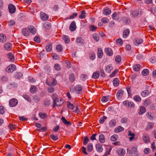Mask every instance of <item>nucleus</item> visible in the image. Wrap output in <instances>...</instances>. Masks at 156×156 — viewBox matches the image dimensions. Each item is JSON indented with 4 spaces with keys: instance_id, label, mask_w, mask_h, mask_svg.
Listing matches in <instances>:
<instances>
[{
    "instance_id": "obj_1",
    "label": "nucleus",
    "mask_w": 156,
    "mask_h": 156,
    "mask_svg": "<svg viewBox=\"0 0 156 156\" xmlns=\"http://www.w3.org/2000/svg\"><path fill=\"white\" fill-rule=\"evenodd\" d=\"M16 68L15 65L13 64H10L6 69V71L8 73L13 72L16 70Z\"/></svg>"
},
{
    "instance_id": "obj_2",
    "label": "nucleus",
    "mask_w": 156,
    "mask_h": 156,
    "mask_svg": "<svg viewBox=\"0 0 156 156\" xmlns=\"http://www.w3.org/2000/svg\"><path fill=\"white\" fill-rule=\"evenodd\" d=\"M18 103V100L15 98L11 99L9 102V105L11 107H14L16 106Z\"/></svg>"
},
{
    "instance_id": "obj_3",
    "label": "nucleus",
    "mask_w": 156,
    "mask_h": 156,
    "mask_svg": "<svg viewBox=\"0 0 156 156\" xmlns=\"http://www.w3.org/2000/svg\"><path fill=\"white\" fill-rule=\"evenodd\" d=\"M141 9H139L138 10H135L131 12L130 16L132 17L135 18L138 16L139 14L141 15Z\"/></svg>"
},
{
    "instance_id": "obj_4",
    "label": "nucleus",
    "mask_w": 156,
    "mask_h": 156,
    "mask_svg": "<svg viewBox=\"0 0 156 156\" xmlns=\"http://www.w3.org/2000/svg\"><path fill=\"white\" fill-rule=\"evenodd\" d=\"M123 104L124 105L131 108H134L135 106L133 102H129L128 100L124 101L123 103Z\"/></svg>"
},
{
    "instance_id": "obj_5",
    "label": "nucleus",
    "mask_w": 156,
    "mask_h": 156,
    "mask_svg": "<svg viewBox=\"0 0 156 156\" xmlns=\"http://www.w3.org/2000/svg\"><path fill=\"white\" fill-rule=\"evenodd\" d=\"M40 14L41 18L42 20L47 21L48 19L49 16L48 15L42 12H41Z\"/></svg>"
},
{
    "instance_id": "obj_6",
    "label": "nucleus",
    "mask_w": 156,
    "mask_h": 156,
    "mask_svg": "<svg viewBox=\"0 0 156 156\" xmlns=\"http://www.w3.org/2000/svg\"><path fill=\"white\" fill-rule=\"evenodd\" d=\"M116 151L119 156H123L125 154V150L123 148H118Z\"/></svg>"
},
{
    "instance_id": "obj_7",
    "label": "nucleus",
    "mask_w": 156,
    "mask_h": 156,
    "mask_svg": "<svg viewBox=\"0 0 156 156\" xmlns=\"http://www.w3.org/2000/svg\"><path fill=\"white\" fill-rule=\"evenodd\" d=\"M143 42V40L142 39L137 38L134 39L133 43L135 45L137 46L142 43Z\"/></svg>"
},
{
    "instance_id": "obj_8",
    "label": "nucleus",
    "mask_w": 156,
    "mask_h": 156,
    "mask_svg": "<svg viewBox=\"0 0 156 156\" xmlns=\"http://www.w3.org/2000/svg\"><path fill=\"white\" fill-rule=\"evenodd\" d=\"M8 9L9 12L13 13L16 11L15 6L12 4H9L8 6Z\"/></svg>"
},
{
    "instance_id": "obj_9",
    "label": "nucleus",
    "mask_w": 156,
    "mask_h": 156,
    "mask_svg": "<svg viewBox=\"0 0 156 156\" xmlns=\"http://www.w3.org/2000/svg\"><path fill=\"white\" fill-rule=\"evenodd\" d=\"M69 30L71 31H73L76 29V23L74 21H73L71 23L69 27Z\"/></svg>"
},
{
    "instance_id": "obj_10",
    "label": "nucleus",
    "mask_w": 156,
    "mask_h": 156,
    "mask_svg": "<svg viewBox=\"0 0 156 156\" xmlns=\"http://www.w3.org/2000/svg\"><path fill=\"white\" fill-rule=\"evenodd\" d=\"M22 33L25 36H28L30 34V30L29 28H23L22 30Z\"/></svg>"
},
{
    "instance_id": "obj_11",
    "label": "nucleus",
    "mask_w": 156,
    "mask_h": 156,
    "mask_svg": "<svg viewBox=\"0 0 156 156\" xmlns=\"http://www.w3.org/2000/svg\"><path fill=\"white\" fill-rule=\"evenodd\" d=\"M82 90V87L80 85H77L75 87V91L77 94H80L81 93Z\"/></svg>"
},
{
    "instance_id": "obj_12",
    "label": "nucleus",
    "mask_w": 156,
    "mask_h": 156,
    "mask_svg": "<svg viewBox=\"0 0 156 156\" xmlns=\"http://www.w3.org/2000/svg\"><path fill=\"white\" fill-rule=\"evenodd\" d=\"M5 49L7 51H10L12 48L11 44L9 43H6L4 44Z\"/></svg>"
},
{
    "instance_id": "obj_13",
    "label": "nucleus",
    "mask_w": 156,
    "mask_h": 156,
    "mask_svg": "<svg viewBox=\"0 0 156 156\" xmlns=\"http://www.w3.org/2000/svg\"><path fill=\"white\" fill-rule=\"evenodd\" d=\"M130 31L129 29H127L124 30L123 32V37L124 38H126L129 35Z\"/></svg>"
},
{
    "instance_id": "obj_14",
    "label": "nucleus",
    "mask_w": 156,
    "mask_h": 156,
    "mask_svg": "<svg viewBox=\"0 0 156 156\" xmlns=\"http://www.w3.org/2000/svg\"><path fill=\"white\" fill-rule=\"evenodd\" d=\"M56 106H61L63 103V100L61 98H58L56 101Z\"/></svg>"
},
{
    "instance_id": "obj_15",
    "label": "nucleus",
    "mask_w": 156,
    "mask_h": 156,
    "mask_svg": "<svg viewBox=\"0 0 156 156\" xmlns=\"http://www.w3.org/2000/svg\"><path fill=\"white\" fill-rule=\"evenodd\" d=\"M100 76V73L99 71H96L94 72L92 76V78L94 79H98Z\"/></svg>"
},
{
    "instance_id": "obj_16",
    "label": "nucleus",
    "mask_w": 156,
    "mask_h": 156,
    "mask_svg": "<svg viewBox=\"0 0 156 156\" xmlns=\"http://www.w3.org/2000/svg\"><path fill=\"white\" fill-rule=\"evenodd\" d=\"M96 150L98 152H101L103 150L102 145L101 144H98L95 146Z\"/></svg>"
},
{
    "instance_id": "obj_17",
    "label": "nucleus",
    "mask_w": 156,
    "mask_h": 156,
    "mask_svg": "<svg viewBox=\"0 0 156 156\" xmlns=\"http://www.w3.org/2000/svg\"><path fill=\"white\" fill-rule=\"evenodd\" d=\"M112 150V148L110 146H107L106 147V151L103 156H107L110 154Z\"/></svg>"
},
{
    "instance_id": "obj_18",
    "label": "nucleus",
    "mask_w": 156,
    "mask_h": 156,
    "mask_svg": "<svg viewBox=\"0 0 156 156\" xmlns=\"http://www.w3.org/2000/svg\"><path fill=\"white\" fill-rule=\"evenodd\" d=\"M105 52L108 56H111L113 55V51L110 48H105Z\"/></svg>"
},
{
    "instance_id": "obj_19",
    "label": "nucleus",
    "mask_w": 156,
    "mask_h": 156,
    "mask_svg": "<svg viewBox=\"0 0 156 156\" xmlns=\"http://www.w3.org/2000/svg\"><path fill=\"white\" fill-rule=\"evenodd\" d=\"M98 56L99 58H101L103 56V52L101 48H98L97 52Z\"/></svg>"
},
{
    "instance_id": "obj_20",
    "label": "nucleus",
    "mask_w": 156,
    "mask_h": 156,
    "mask_svg": "<svg viewBox=\"0 0 156 156\" xmlns=\"http://www.w3.org/2000/svg\"><path fill=\"white\" fill-rule=\"evenodd\" d=\"M111 12V9L108 8H106L103 11V14L106 16H108L110 15Z\"/></svg>"
},
{
    "instance_id": "obj_21",
    "label": "nucleus",
    "mask_w": 156,
    "mask_h": 156,
    "mask_svg": "<svg viewBox=\"0 0 156 156\" xmlns=\"http://www.w3.org/2000/svg\"><path fill=\"white\" fill-rule=\"evenodd\" d=\"M7 57L9 60L12 62H13L15 61V58L14 55L11 52H9L7 54Z\"/></svg>"
},
{
    "instance_id": "obj_22",
    "label": "nucleus",
    "mask_w": 156,
    "mask_h": 156,
    "mask_svg": "<svg viewBox=\"0 0 156 156\" xmlns=\"http://www.w3.org/2000/svg\"><path fill=\"white\" fill-rule=\"evenodd\" d=\"M142 139L145 143H147L150 142V138L147 135L144 136Z\"/></svg>"
},
{
    "instance_id": "obj_23",
    "label": "nucleus",
    "mask_w": 156,
    "mask_h": 156,
    "mask_svg": "<svg viewBox=\"0 0 156 156\" xmlns=\"http://www.w3.org/2000/svg\"><path fill=\"white\" fill-rule=\"evenodd\" d=\"M37 90V88L35 86L32 85L31 86L30 89V93L32 94L36 93Z\"/></svg>"
},
{
    "instance_id": "obj_24",
    "label": "nucleus",
    "mask_w": 156,
    "mask_h": 156,
    "mask_svg": "<svg viewBox=\"0 0 156 156\" xmlns=\"http://www.w3.org/2000/svg\"><path fill=\"white\" fill-rule=\"evenodd\" d=\"M52 49V44L51 43H48L46 47V50L47 51L50 52Z\"/></svg>"
},
{
    "instance_id": "obj_25",
    "label": "nucleus",
    "mask_w": 156,
    "mask_h": 156,
    "mask_svg": "<svg viewBox=\"0 0 156 156\" xmlns=\"http://www.w3.org/2000/svg\"><path fill=\"white\" fill-rule=\"evenodd\" d=\"M6 40V37L5 35L3 34H0V41L1 42H5Z\"/></svg>"
},
{
    "instance_id": "obj_26",
    "label": "nucleus",
    "mask_w": 156,
    "mask_h": 156,
    "mask_svg": "<svg viewBox=\"0 0 156 156\" xmlns=\"http://www.w3.org/2000/svg\"><path fill=\"white\" fill-rule=\"evenodd\" d=\"M122 20V21L123 23L126 24H128L130 23V19L127 17H123Z\"/></svg>"
},
{
    "instance_id": "obj_27",
    "label": "nucleus",
    "mask_w": 156,
    "mask_h": 156,
    "mask_svg": "<svg viewBox=\"0 0 156 156\" xmlns=\"http://www.w3.org/2000/svg\"><path fill=\"white\" fill-rule=\"evenodd\" d=\"M67 105L68 108L71 110H73L75 107L74 105L73 104H71L69 101L67 102Z\"/></svg>"
},
{
    "instance_id": "obj_28",
    "label": "nucleus",
    "mask_w": 156,
    "mask_h": 156,
    "mask_svg": "<svg viewBox=\"0 0 156 156\" xmlns=\"http://www.w3.org/2000/svg\"><path fill=\"white\" fill-rule=\"evenodd\" d=\"M154 125V124L152 122H149L147 124V126L145 128V129L146 130H148L149 129H151L153 126Z\"/></svg>"
},
{
    "instance_id": "obj_29",
    "label": "nucleus",
    "mask_w": 156,
    "mask_h": 156,
    "mask_svg": "<svg viewBox=\"0 0 156 156\" xmlns=\"http://www.w3.org/2000/svg\"><path fill=\"white\" fill-rule=\"evenodd\" d=\"M61 120L66 125L69 126L71 124V123L70 122L67 121L65 118L63 117H62Z\"/></svg>"
},
{
    "instance_id": "obj_30",
    "label": "nucleus",
    "mask_w": 156,
    "mask_h": 156,
    "mask_svg": "<svg viewBox=\"0 0 156 156\" xmlns=\"http://www.w3.org/2000/svg\"><path fill=\"white\" fill-rule=\"evenodd\" d=\"M99 141L102 143H104L105 142V138L104 135L103 134H101L99 136Z\"/></svg>"
},
{
    "instance_id": "obj_31",
    "label": "nucleus",
    "mask_w": 156,
    "mask_h": 156,
    "mask_svg": "<svg viewBox=\"0 0 156 156\" xmlns=\"http://www.w3.org/2000/svg\"><path fill=\"white\" fill-rule=\"evenodd\" d=\"M140 66L139 64H136L133 66V69L135 71L138 72L140 69Z\"/></svg>"
},
{
    "instance_id": "obj_32",
    "label": "nucleus",
    "mask_w": 156,
    "mask_h": 156,
    "mask_svg": "<svg viewBox=\"0 0 156 156\" xmlns=\"http://www.w3.org/2000/svg\"><path fill=\"white\" fill-rule=\"evenodd\" d=\"M120 81L117 78H115L113 80V83L114 86L117 87L119 85Z\"/></svg>"
},
{
    "instance_id": "obj_33",
    "label": "nucleus",
    "mask_w": 156,
    "mask_h": 156,
    "mask_svg": "<svg viewBox=\"0 0 156 156\" xmlns=\"http://www.w3.org/2000/svg\"><path fill=\"white\" fill-rule=\"evenodd\" d=\"M81 14L79 16V18L81 19H83L85 18L86 16L85 15V10H83L81 11Z\"/></svg>"
},
{
    "instance_id": "obj_34",
    "label": "nucleus",
    "mask_w": 156,
    "mask_h": 156,
    "mask_svg": "<svg viewBox=\"0 0 156 156\" xmlns=\"http://www.w3.org/2000/svg\"><path fill=\"white\" fill-rule=\"evenodd\" d=\"M119 15L116 12H114L112 14V18L114 20H117L119 19Z\"/></svg>"
},
{
    "instance_id": "obj_35",
    "label": "nucleus",
    "mask_w": 156,
    "mask_h": 156,
    "mask_svg": "<svg viewBox=\"0 0 156 156\" xmlns=\"http://www.w3.org/2000/svg\"><path fill=\"white\" fill-rule=\"evenodd\" d=\"M43 26L46 29H49L51 27V23L48 22H45Z\"/></svg>"
},
{
    "instance_id": "obj_36",
    "label": "nucleus",
    "mask_w": 156,
    "mask_h": 156,
    "mask_svg": "<svg viewBox=\"0 0 156 156\" xmlns=\"http://www.w3.org/2000/svg\"><path fill=\"white\" fill-rule=\"evenodd\" d=\"M124 130V128L121 126H118L115 129L114 131L115 133H117L121 131H122Z\"/></svg>"
},
{
    "instance_id": "obj_37",
    "label": "nucleus",
    "mask_w": 156,
    "mask_h": 156,
    "mask_svg": "<svg viewBox=\"0 0 156 156\" xmlns=\"http://www.w3.org/2000/svg\"><path fill=\"white\" fill-rule=\"evenodd\" d=\"M113 67L111 65H109L106 67L105 69V71L108 73H110L111 70L112 69Z\"/></svg>"
},
{
    "instance_id": "obj_38",
    "label": "nucleus",
    "mask_w": 156,
    "mask_h": 156,
    "mask_svg": "<svg viewBox=\"0 0 156 156\" xmlns=\"http://www.w3.org/2000/svg\"><path fill=\"white\" fill-rule=\"evenodd\" d=\"M128 135L129 136H131V137H129V139L130 141H131L134 139L135 134L133 133H131L130 131L129 130L128 131Z\"/></svg>"
},
{
    "instance_id": "obj_39",
    "label": "nucleus",
    "mask_w": 156,
    "mask_h": 156,
    "mask_svg": "<svg viewBox=\"0 0 156 156\" xmlns=\"http://www.w3.org/2000/svg\"><path fill=\"white\" fill-rule=\"evenodd\" d=\"M147 117L151 120L154 118V114L151 112H147L146 114Z\"/></svg>"
},
{
    "instance_id": "obj_40",
    "label": "nucleus",
    "mask_w": 156,
    "mask_h": 156,
    "mask_svg": "<svg viewBox=\"0 0 156 156\" xmlns=\"http://www.w3.org/2000/svg\"><path fill=\"white\" fill-rule=\"evenodd\" d=\"M30 30V33H31L32 34H35L36 33L35 28L32 26L30 27H29Z\"/></svg>"
},
{
    "instance_id": "obj_41",
    "label": "nucleus",
    "mask_w": 156,
    "mask_h": 156,
    "mask_svg": "<svg viewBox=\"0 0 156 156\" xmlns=\"http://www.w3.org/2000/svg\"><path fill=\"white\" fill-rule=\"evenodd\" d=\"M133 100L136 101L140 102L141 101V98L138 95L134 96L133 97Z\"/></svg>"
},
{
    "instance_id": "obj_42",
    "label": "nucleus",
    "mask_w": 156,
    "mask_h": 156,
    "mask_svg": "<svg viewBox=\"0 0 156 156\" xmlns=\"http://www.w3.org/2000/svg\"><path fill=\"white\" fill-rule=\"evenodd\" d=\"M109 99V96H103L101 99V101L103 102H105L108 101Z\"/></svg>"
},
{
    "instance_id": "obj_43",
    "label": "nucleus",
    "mask_w": 156,
    "mask_h": 156,
    "mask_svg": "<svg viewBox=\"0 0 156 156\" xmlns=\"http://www.w3.org/2000/svg\"><path fill=\"white\" fill-rule=\"evenodd\" d=\"M149 94V92L148 90H145L143 91L141 93V95L143 97H145L148 96Z\"/></svg>"
},
{
    "instance_id": "obj_44",
    "label": "nucleus",
    "mask_w": 156,
    "mask_h": 156,
    "mask_svg": "<svg viewBox=\"0 0 156 156\" xmlns=\"http://www.w3.org/2000/svg\"><path fill=\"white\" fill-rule=\"evenodd\" d=\"M146 111V108L144 106H142L140 107V111L139 114L140 115H142Z\"/></svg>"
},
{
    "instance_id": "obj_45",
    "label": "nucleus",
    "mask_w": 156,
    "mask_h": 156,
    "mask_svg": "<svg viewBox=\"0 0 156 156\" xmlns=\"http://www.w3.org/2000/svg\"><path fill=\"white\" fill-rule=\"evenodd\" d=\"M39 115L40 118L42 119H45L47 117V115L45 113L40 112L39 114Z\"/></svg>"
},
{
    "instance_id": "obj_46",
    "label": "nucleus",
    "mask_w": 156,
    "mask_h": 156,
    "mask_svg": "<svg viewBox=\"0 0 156 156\" xmlns=\"http://www.w3.org/2000/svg\"><path fill=\"white\" fill-rule=\"evenodd\" d=\"M62 37L64 40V41L66 43L68 44L70 42V39L66 35H64Z\"/></svg>"
},
{
    "instance_id": "obj_47",
    "label": "nucleus",
    "mask_w": 156,
    "mask_h": 156,
    "mask_svg": "<svg viewBox=\"0 0 156 156\" xmlns=\"http://www.w3.org/2000/svg\"><path fill=\"white\" fill-rule=\"evenodd\" d=\"M149 73V71L147 69H144L141 72L142 74L144 76L148 75Z\"/></svg>"
},
{
    "instance_id": "obj_48",
    "label": "nucleus",
    "mask_w": 156,
    "mask_h": 156,
    "mask_svg": "<svg viewBox=\"0 0 156 156\" xmlns=\"http://www.w3.org/2000/svg\"><path fill=\"white\" fill-rule=\"evenodd\" d=\"M118 136L116 134H114L111 137V140L115 141L118 138Z\"/></svg>"
},
{
    "instance_id": "obj_49",
    "label": "nucleus",
    "mask_w": 156,
    "mask_h": 156,
    "mask_svg": "<svg viewBox=\"0 0 156 156\" xmlns=\"http://www.w3.org/2000/svg\"><path fill=\"white\" fill-rule=\"evenodd\" d=\"M93 149V146L92 144L91 143L89 144L87 147V151L88 152H90L92 151Z\"/></svg>"
},
{
    "instance_id": "obj_50",
    "label": "nucleus",
    "mask_w": 156,
    "mask_h": 156,
    "mask_svg": "<svg viewBox=\"0 0 156 156\" xmlns=\"http://www.w3.org/2000/svg\"><path fill=\"white\" fill-rule=\"evenodd\" d=\"M124 93V91L122 90H118L116 93V96L118 97H120L122 96Z\"/></svg>"
},
{
    "instance_id": "obj_51",
    "label": "nucleus",
    "mask_w": 156,
    "mask_h": 156,
    "mask_svg": "<svg viewBox=\"0 0 156 156\" xmlns=\"http://www.w3.org/2000/svg\"><path fill=\"white\" fill-rule=\"evenodd\" d=\"M22 74L20 72H17L14 75V76L16 78L20 79L22 77Z\"/></svg>"
},
{
    "instance_id": "obj_52",
    "label": "nucleus",
    "mask_w": 156,
    "mask_h": 156,
    "mask_svg": "<svg viewBox=\"0 0 156 156\" xmlns=\"http://www.w3.org/2000/svg\"><path fill=\"white\" fill-rule=\"evenodd\" d=\"M76 41L77 43H83L84 41L81 37H79L76 38Z\"/></svg>"
},
{
    "instance_id": "obj_53",
    "label": "nucleus",
    "mask_w": 156,
    "mask_h": 156,
    "mask_svg": "<svg viewBox=\"0 0 156 156\" xmlns=\"http://www.w3.org/2000/svg\"><path fill=\"white\" fill-rule=\"evenodd\" d=\"M89 57L91 60H94L96 57L95 54L94 53L92 52L89 54Z\"/></svg>"
},
{
    "instance_id": "obj_54",
    "label": "nucleus",
    "mask_w": 156,
    "mask_h": 156,
    "mask_svg": "<svg viewBox=\"0 0 156 156\" xmlns=\"http://www.w3.org/2000/svg\"><path fill=\"white\" fill-rule=\"evenodd\" d=\"M93 37L94 38L95 40L97 41L98 42L99 41V35L96 33H94L93 35Z\"/></svg>"
},
{
    "instance_id": "obj_55",
    "label": "nucleus",
    "mask_w": 156,
    "mask_h": 156,
    "mask_svg": "<svg viewBox=\"0 0 156 156\" xmlns=\"http://www.w3.org/2000/svg\"><path fill=\"white\" fill-rule=\"evenodd\" d=\"M69 80L70 82H73L75 79V76L73 74H71L69 75Z\"/></svg>"
},
{
    "instance_id": "obj_56",
    "label": "nucleus",
    "mask_w": 156,
    "mask_h": 156,
    "mask_svg": "<svg viewBox=\"0 0 156 156\" xmlns=\"http://www.w3.org/2000/svg\"><path fill=\"white\" fill-rule=\"evenodd\" d=\"M137 151V148L136 147H133L131 148L129 151L132 154L135 153Z\"/></svg>"
},
{
    "instance_id": "obj_57",
    "label": "nucleus",
    "mask_w": 156,
    "mask_h": 156,
    "mask_svg": "<svg viewBox=\"0 0 156 156\" xmlns=\"http://www.w3.org/2000/svg\"><path fill=\"white\" fill-rule=\"evenodd\" d=\"M54 68L57 71H59L61 69L60 65L58 63L55 64L54 65Z\"/></svg>"
},
{
    "instance_id": "obj_58",
    "label": "nucleus",
    "mask_w": 156,
    "mask_h": 156,
    "mask_svg": "<svg viewBox=\"0 0 156 156\" xmlns=\"http://www.w3.org/2000/svg\"><path fill=\"white\" fill-rule=\"evenodd\" d=\"M116 42L117 44L120 45H122L123 44L122 40L120 38L117 39Z\"/></svg>"
},
{
    "instance_id": "obj_59",
    "label": "nucleus",
    "mask_w": 156,
    "mask_h": 156,
    "mask_svg": "<svg viewBox=\"0 0 156 156\" xmlns=\"http://www.w3.org/2000/svg\"><path fill=\"white\" fill-rule=\"evenodd\" d=\"M44 103L46 106H49L50 105V101L48 99L46 98L44 101Z\"/></svg>"
},
{
    "instance_id": "obj_60",
    "label": "nucleus",
    "mask_w": 156,
    "mask_h": 156,
    "mask_svg": "<svg viewBox=\"0 0 156 156\" xmlns=\"http://www.w3.org/2000/svg\"><path fill=\"white\" fill-rule=\"evenodd\" d=\"M52 98L53 99V101H56L58 98V95L55 93L52 94Z\"/></svg>"
},
{
    "instance_id": "obj_61",
    "label": "nucleus",
    "mask_w": 156,
    "mask_h": 156,
    "mask_svg": "<svg viewBox=\"0 0 156 156\" xmlns=\"http://www.w3.org/2000/svg\"><path fill=\"white\" fill-rule=\"evenodd\" d=\"M8 127L11 130H13L16 128V125H13L12 124L10 123L9 124Z\"/></svg>"
},
{
    "instance_id": "obj_62",
    "label": "nucleus",
    "mask_w": 156,
    "mask_h": 156,
    "mask_svg": "<svg viewBox=\"0 0 156 156\" xmlns=\"http://www.w3.org/2000/svg\"><path fill=\"white\" fill-rule=\"evenodd\" d=\"M23 97L26 100L29 102L31 101V100L30 98L29 97V96L27 94H24L23 95Z\"/></svg>"
},
{
    "instance_id": "obj_63",
    "label": "nucleus",
    "mask_w": 156,
    "mask_h": 156,
    "mask_svg": "<svg viewBox=\"0 0 156 156\" xmlns=\"http://www.w3.org/2000/svg\"><path fill=\"white\" fill-rule=\"evenodd\" d=\"M115 61L118 63H120L121 61V56L119 55H117L115 58Z\"/></svg>"
},
{
    "instance_id": "obj_64",
    "label": "nucleus",
    "mask_w": 156,
    "mask_h": 156,
    "mask_svg": "<svg viewBox=\"0 0 156 156\" xmlns=\"http://www.w3.org/2000/svg\"><path fill=\"white\" fill-rule=\"evenodd\" d=\"M5 108L3 106H0V113L3 114L5 112Z\"/></svg>"
}]
</instances>
